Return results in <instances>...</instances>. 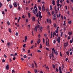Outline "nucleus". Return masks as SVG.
<instances>
[{
  "label": "nucleus",
  "instance_id": "9d476101",
  "mask_svg": "<svg viewBox=\"0 0 73 73\" xmlns=\"http://www.w3.org/2000/svg\"><path fill=\"white\" fill-rule=\"evenodd\" d=\"M52 4L53 5H55V1H54V0L53 1Z\"/></svg>",
  "mask_w": 73,
  "mask_h": 73
},
{
  "label": "nucleus",
  "instance_id": "393cba45",
  "mask_svg": "<svg viewBox=\"0 0 73 73\" xmlns=\"http://www.w3.org/2000/svg\"><path fill=\"white\" fill-rule=\"evenodd\" d=\"M43 44L45 43V39H44V38H43Z\"/></svg>",
  "mask_w": 73,
  "mask_h": 73
},
{
  "label": "nucleus",
  "instance_id": "423d86ee",
  "mask_svg": "<svg viewBox=\"0 0 73 73\" xmlns=\"http://www.w3.org/2000/svg\"><path fill=\"white\" fill-rule=\"evenodd\" d=\"M39 17L40 19H41L42 18V16H41V13L40 11H39Z\"/></svg>",
  "mask_w": 73,
  "mask_h": 73
},
{
  "label": "nucleus",
  "instance_id": "c85d7f7f",
  "mask_svg": "<svg viewBox=\"0 0 73 73\" xmlns=\"http://www.w3.org/2000/svg\"><path fill=\"white\" fill-rule=\"evenodd\" d=\"M55 70H56L57 72H58V70L57 68H56L55 69Z\"/></svg>",
  "mask_w": 73,
  "mask_h": 73
},
{
  "label": "nucleus",
  "instance_id": "6ab92c4d",
  "mask_svg": "<svg viewBox=\"0 0 73 73\" xmlns=\"http://www.w3.org/2000/svg\"><path fill=\"white\" fill-rule=\"evenodd\" d=\"M53 16H54V17H56V16H57V13H56L54 14Z\"/></svg>",
  "mask_w": 73,
  "mask_h": 73
},
{
  "label": "nucleus",
  "instance_id": "b1692460",
  "mask_svg": "<svg viewBox=\"0 0 73 73\" xmlns=\"http://www.w3.org/2000/svg\"><path fill=\"white\" fill-rule=\"evenodd\" d=\"M38 8L40 11H41V7H40V6H38Z\"/></svg>",
  "mask_w": 73,
  "mask_h": 73
},
{
  "label": "nucleus",
  "instance_id": "338daca9",
  "mask_svg": "<svg viewBox=\"0 0 73 73\" xmlns=\"http://www.w3.org/2000/svg\"><path fill=\"white\" fill-rule=\"evenodd\" d=\"M33 41L31 40V44H33Z\"/></svg>",
  "mask_w": 73,
  "mask_h": 73
},
{
  "label": "nucleus",
  "instance_id": "49530a36",
  "mask_svg": "<svg viewBox=\"0 0 73 73\" xmlns=\"http://www.w3.org/2000/svg\"><path fill=\"white\" fill-rule=\"evenodd\" d=\"M55 32H56V33H58V30H56Z\"/></svg>",
  "mask_w": 73,
  "mask_h": 73
},
{
  "label": "nucleus",
  "instance_id": "20e7f679",
  "mask_svg": "<svg viewBox=\"0 0 73 73\" xmlns=\"http://www.w3.org/2000/svg\"><path fill=\"white\" fill-rule=\"evenodd\" d=\"M59 73H62V71L61 70L62 69V68H61V67H59Z\"/></svg>",
  "mask_w": 73,
  "mask_h": 73
},
{
  "label": "nucleus",
  "instance_id": "58836bf2",
  "mask_svg": "<svg viewBox=\"0 0 73 73\" xmlns=\"http://www.w3.org/2000/svg\"><path fill=\"white\" fill-rule=\"evenodd\" d=\"M36 6H37V5L35 4V6L34 7V9H36Z\"/></svg>",
  "mask_w": 73,
  "mask_h": 73
},
{
  "label": "nucleus",
  "instance_id": "f03ea898",
  "mask_svg": "<svg viewBox=\"0 0 73 73\" xmlns=\"http://www.w3.org/2000/svg\"><path fill=\"white\" fill-rule=\"evenodd\" d=\"M38 12L37 11V7L36 8V9H35V10H33V13L34 14H35V15H36V13H37Z\"/></svg>",
  "mask_w": 73,
  "mask_h": 73
},
{
  "label": "nucleus",
  "instance_id": "de8ad7c7",
  "mask_svg": "<svg viewBox=\"0 0 73 73\" xmlns=\"http://www.w3.org/2000/svg\"><path fill=\"white\" fill-rule=\"evenodd\" d=\"M37 72L38 71H37V70H35V73H37Z\"/></svg>",
  "mask_w": 73,
  "mask_h": 73
},
{
  "label": "nucleus",
  "instance_id": "ddd939ff",
  "mask_svg": "<svg viewBox=\"0 0 73 73\" xmlns=\"http://www.w3.org/2000/svg\"><path fill=\"white\" fill-rule=\"evenodd\" d=\"M9 66L8 65H7L6 67V69H7V70H8L9 69Z\"/></svg>",
  "mask_w": 73,
  "mask_h": 73
},
{
  "label": "nucleus",
  "instance_id": "f3484780",
  "mask_svg": "<svg viewBox=\"0 0 73 73\" xmlns=\"http://www.w3.org/2000/svg\"><path fill=\"white\" fill-rule=\"evenodd\" d=\"M12 5H9V8L10 9H11V8H12Z\"/></svg>",
  "mask_w": 73,
  "mask_h": 73
},
{
  "label": "nucleus",
  "instance_id": "37998d69",
  "mask_svg": "<svg viewBox=\"0 0 73 73\" xmlns=\"http://www.w3.org/2000/svg\"><path fill=\"white\" fill-rule=\"evenodd\" d=\"M72 54H73V52L72 51H71L70 53V55H72Z\"/></svg>",
  "mask_w": 73,
  "mask_h": 73
},
{
  "label": "nucleus",
  "instance_id": "72a5a7b5",
  "mask_svg": "<svg viewBox=\"0 0 73 73\" xmlns=\"http://www.w3.org/2000/svg\"><path fill=\"white\" fill-rule=\"evenodd\" d=\"M25 45H26V44H25L23 45V46L24 48H25L26 46Z\"/></svg>",
  "mask_w": 73,
  "mask_h": 73
},
{
  "label": "nucleus",
  "instance_id": "09e8293b",
  "mask_svg": "<svg viewBox=\"0 0 73 73\" xmlns=\"http://www.w3.org/2000/svg\"><path fill=\"white\" fill-rule=\"evenodd\" d=\"M64 46L65 48V47L66 46V43H64Z\"/></svg>",
  "mask_w": 73,
  "mask_h": 73
},
{
  "label": "nucleus",
  "instance_id": "5fc2aeb1",
  "mask_svg": "<svg viewBox=\"0 0 73 73\" xmlns=\"http://www.w3.org/2000/svg\"><path fill=\"white\" fill-rule=\"evenodd\" d=\"M70 38V36H68V40H69Z\"/></svg>",
  "mask_w": 73,
  "mask_h": 73
},
{
  "label": "nucleus",
  "instance_id": "cd10ccee",
  "mask_svg": "<svg viewBox=\"0 0 73 73\" xmlns=\"http://www.w3.org/2000/svg\"><path fill=\"white\" fill-rule=\"evenodd\" d=\"M39 48H40V49H41V48H42V45H41V44H40Z\"/></svg>",
  "mask_w": 73,
  "mask_h": 73
},
{
  "label": "nucleus",
  "instance_id": "7c9ffc66",
  "mask_svg": "<svg viewBox=\"0 0 73 73\" xmlns=\"http://www.w3.org/2000/svg\"><path fill=\"white\" fill-rule=\"evenodd\" d=\"M32 68H35V66H34V64L32 63Z\"/></svg>",
  "mask_w": 73,
  "mask_h": 73
},
{
  "label": "nucleus",
  "instance_id": "4d7b16f0",
  "mask_svg": "<svg viewBox=\"0 0 73 73\" xmlns=\"http://www.w3.org/2000/svg\"><path fill=\"white\" fill-rule=\"evenodd\" d=\"M14 72H15V70H13L12 71V73H13Z\"/></svg>",
  "mask_w": 73,
  "mask_h": 73
},
{
  "label": "nucleus",
  "instance_id": "4468645a",
  "mask_svg": "<svg viewBox=\"0 0 73 73\" xmlns=\"http://www.w3.org/2000/svg\"><path fill=\"white\" fill-rule=\"evenodd\" d=\"M69 24H70L72 23V21L70 20L68 21V22Z\"/></svg>",
  "mask_w": 73,
  "mask_h": 73
},
{
  "label": "nucleus",
  "instance_id": "79ce46f5",
  "mask_svg": "<svg viewBox=\"0 0 73 73\" xmlns=\"http://www.w3.org/2000/svg\"><path fill=\"white\" fill-rule=\"evenodd\" d=\"M39 32L40 33H41V32H42V30L40 29V30H39Z\"/></svg>",
  "mask_w": 73,
  "mask_h": 73
},
{
  "label": "nucleus",
  "instance_id": "f257e3e1",
  "mask_svg": "<svg viewBox=\"0 0 73 73\" xmlns=\"http://www.w3.org/2000/svg\"><path fill=\"white\" fill-rule=\"evenodd\" d=\"M38 28H39V25H37L36 26L34 29L35 31L36 32H37V29H38Z\"/></svg>",
  "mask_w": 73,
  "mask_h": 73
},
{
  "label": "nucleus",
  "instance_id": "a211bd4d",
  "mask_svg": "<svg viewBox=\"0 0 73 73\" xmlns=\"http://www.w3.org/2000/svg\"><path fill=\"white\" fill-rule=\"evenodd\" d=\"M7 45L8 46H10V45H11V43H10V42H8V43H7Z\"/></svg>",
  "mask_w": 73,
  "mask_h": 73
},
{
  "label": "nucleus",
  "instance_id": "bf43d9fd",
  "mask_svg": "<svg viewBox=\"0 0 73 73\" xmlns=\"http://www.w3.org/2000/svg\"><path fill=\"white\" fill-rule=\"evenodd\" d=\"M56 40H54V41L53 43L55 44L56 43Z\"/></svg>",
  "mask_w": 73,
  "mask_h": 73
},
{
  "label": "nucleus",
  "instance_id": "c9c22d12",
  "mask_svg": "<svg viewBox=\"0 0 73 73\" xmlns=\"http://www.w3.org/2000/svg\"><path fill=\"white\" fill-rule=\"evenodd\" d=\"M46 69L47 68V70H49V68H48V66H47L46 68Z\"/></svg>",
  "mask_w": 73,
  "mask_h": 73
},
{
  "label": "nucleus",
  "instance_id": "052dcab7",
  "mask_svg": "<svg viewBox=\"0 0 73 73\" xmlns=\"http://www.w3.org/2000/svg\"><path fill=\"white\" fill-rule=\"evenodd\" d=\"M27 38H28V37H27V36H25V40H27Z\"/></svg>",
  "mask_w": 73,
  "mask_h": 73
},
{
  "label": "nucleus",
  "instance_id": "dca6fc26",
  "mask_svg": "<svg viewBox=\"0 0 73 73\" xmlns=\"http://www.w3.org/2000/svg\"><path fill=\"white\" fill-rule=\"evenodd\" d=\"M54 26L55 28H56V27H57V25L56 23H54Z\"/></svg>",
  "mask_w": 73,
  "mask_h": 73
},
{
  "label": "nucleus",
  "instance_id": "0e129e2a",
  "mask_svg": "<svg viewBox=\"0 0 73 73\" xmlns=\"http://www.w3.org/2000/svg\"><path fill=\"white\" fill-rule=\"evenodd\" d=\"M13 60H16V57H15L13 58Z\"/></svg>",
  "mask_w": 73,
  "mask_h": 73
},
{
  "label": "nucleus",
  "instance_id": "3c124183",
  "mask_svg": "<svg viewBox=\"0 0 73 73\" xmlns=\"http://www.w3.org/2000/svg\"><path fill=\"white\" fill-rule=\"evenodd\" d=\"M61 18L62 20H64V17H63V16L62 15L61 16Z\"/></svg>",
  "mask_w": 73,
  "mask_h": 73
},
{
  "label": "nucleus",
  "instance_id": "aec40b11",
  "mask_svg": "<svg viewBox=\"0 0 73 73\" xmlns=\"http://www.w3.org/2000/svg\"><path fill=\"white\" fill-rule=\"evenodd\" d=\"M9 31L10 32V33H11L12 32V31L11 30V28H9Z\"/></svg>",
  "mask_w": 73,
  "mask_h": 73
},
{
  "label": "nucleus",
  "instance_id": "603ef678",
  "mask_svg": "<svg viewBox=\"0 0 73 73\" xmlns=\"http://www.w3.org/2000/svg\"><path fill=\"white\" fill-rule=\"evenodd\" d=\"M9 61L10 62H11V61H12V59L11 58H10L9 59Z\"/></svg>",
  "mask_w": 73,
  "mask_h": 73
},
{
  "label": "nucleus",
  "instance_id": "f8f14e48",
  "mask_svg": "<svg viewBox=\"0 0 73 73\" xmlns=\"http://www.w3.org/2000/svg\"><path fill=\"white\" fill-rule=\"evenodd\" d=\"M40 39H38L37 41V43L38 44H39L40 42Z\"/></svg>",
  "mask_w": 73,
  "mask_h": 73
},
{
  "label": "nucleus",
  "instance_id": "39448f33",
  "mask_svg": "<svg viewBox=\"0 0 73 73\" xmlns=\"http://www.w3.org/2000/svg\"><path fill=\"white\" fill-rule=\"evenodd\" d=\"M42 11L43 12L45 11V7L44 6V5H43L42 6Z\"/></svg>",
  "mask_w": 73,
  "mask_h": 73
},
{
  "label": "nucleus",
  "instance_id": "2eb2a0df",
  "mask_svg": "<svg viewBox=\"0 0 73 73\" xmlns=\"http://www.w3.org/2000/svg\"><path fill=\"white\" fill-rule=\"evenodd\" d=\"M50 10H51V9H53V7H52V6L51 5H50Z\"/></svg>",
  "mask_w": 73,
  "mask_h": 73
},
{
  "label": "nucleus",
  "instance_id": "a878e982",
  "mask_svg": "<svg viewBox=\"0 0 73 73\" xmlns=\"http://www.w3.org/2000/svg\"><path fill=\"white\" fill-rule=\"evenodd\" d=\"M36 17H38V16H39V15H38V12L36 14Z\"/></svg>",
  "mask_w": 73,
  "mask_h": 73
},
{
  "label": "nucleus",
  "instance_id": "f704fd0d",
  "mask_svg": "<svg viewBox=\"0 0 73 73\" xmlns=\"http://www.w3.org/2000/svg\"><path fill=\"white\" fill-rule=\"evenodd\" d=\"M23 57L25 58H26L27 57V56L26 55H25L23 56Z\"/></svg>",
  "mask_w": 73,
  "mask_h": 73
},
{
  "label": "nucleus",
  "instance_id": "e433bc0d",
  "mask_svg": "<svg viewBox=\"0 0 73 73\" xmlns=\"http://www.w3.org/2000/svg\"><path fill=\"white\" fill-rule=\"evenodd\" d=\"M54 13V11H52L51 13L52 15H53Z\"/></svg>",
  "mask_w": 73,
  "mask_h": 73
},
{
  "label": "nucleus",
  "instance_id": "a18cd8bd",
  "mask_svg": "<svg viewBox=\"0 0 73 73\" xmlns=\"http://www.w3.org/2000/svg\"><path fill=\"white\" fill-rule=\"evenodd\" d=\"M15 36H18V33H16Z\"/></svg>",
  "mask_w": 73,
  "mask_h": 73
},
{
  "label": "nucleus",
  "instance_id": "774afa93",
  "mask_svg": "<svg viewBox=\"0 0 73 73\" xmlns=\"http://www.w3.org/2000/svg\"><path fill=\"white\" fill-rule=\"evenodd\" d=\"M55 53L56 54H58V53H57V51H56L55 52Z\"/></svg>",
  "mask_w": 73,
  "mask_h": 73
},
{
  "label": "nucleus",
  "instance_id": "8fccbe9b",
  "mask_svg": "<svg viewBox=\"0 0 73 73\" xmlns=\"http://www.w3.org/2000/svg\"><path fill=\"white\" fill-rule=\"evenodd\" d=\"M34 63L35 64V66H36V67H37V64H36V62H34Z\"/></svg>",
  "mask_w": 73,
  "mask_h": 73
},
{
  "label": "nucleus",
  "instance_id": "c03bdc74",
  "mask_svg": "<svg viewBox=\"0 0 73 73\" xmlns=\"http://www.w3.org/2000/svg\"><path fill=\"white\" fill-rule=\"evenodd\" d=\"M66 53L67 54V55H68V56H69V52H66Z\"/></svg>",
  "mask_w": 73,
  "mask_h": 73
},
{
  "label": "nucleus",
  "instance_id": "e2e57ef3",
  "mask_svg": "<svg viewBox=\"0 0 73 73\" xmlns=\"http://www.w3.org/2000/svg\"><path fill=\"white\" fill-rule=\"evenodd\" d=\"M22 18H23V19H25V17L24 16V15H23L22 16Z\"/></svg>",
  "mask_w": 73,
  "mask_h": 73
},
{
  "label": "nucleus",
  "instance_id": "a19ab883",
  "mask_svg": "<svg viewBox=\"0 0 73 73\" xmlns=\"http://www.w3.org/2000/svg\"><path fill=\"white\" fill-rule=\"evenodd\" d=\"M37 51L38 53H41V51H40V50H38Z\"/></svg>",
  "mask_w": 73,
  "mask_h": 73
},
{
  "label": "nucleus",
  "instance_id": "bb28decb",
  "mask_svg": "<svg viewBox=\"0 0 73 73\" xmlns=\"http://www.w3.org/2000/svg\"><path fill=\"white\" fill-rule=\"evenodd\" d=\"M7 24L9 26V25H10V23H9V21H7Z\"/></svg>",
  "mask_w": 73,
  "mask_h": 73
},
{
  "label": "nucleus",
  "instance_id": "13d9d810",
  "mask_svg": "<svg viewBox=\"0 0 73 73\" xmlns=\"http://www.w3.org/2000/svg\"><path fill=\"white\" fill-rule=\"evenodd\" d=\"M49 23L50 24H51V21H50V19H49Z\"/></svg>",
  "mask_w": 73,
  "mask_h": 73
},
{
  "label": "nucleus",
  "instance_id": "7ed1b4c3",
  "mask_svg": "<svg viewBox=\"0 0 73 73\" xmlns=\"http://www.w3.org/2000/svg\"><path fill=\"white\" fill-rule=\"evenodd\" d=\"M17 2H15L13 3V5L14 6V7H17Z\"/></svg>",
  "mask_w": 73,
  "mask_h": 73
},
{
  "label": "nucleus",
  "instance_id": "ea45409f",
  "mask_svg": "<svg viewBox=\"0 0 73 73\" xmlns=\"http://www.w3.org/2000/svg\"><path fill=\"white\" fill-rule=\"evenodd\" d=\"M66 23V21H64V23L63 24V25H64L66 24V23Z\"/></svg>",
  "mask_w": 73,
  "mask_h": 73
},
{
  "label": "nucleus",
  "instance_id": "473e14b6",
  "mask_svg": "<svg viewBox=\"0 0 73 73\" xmlns=\"http://www.w3.org/2000/svg\"><path fill=\"white\" fill-rule=\"evenodd\" d=\"M66 46H68V42H66Z\"/></svg>",
  "mask_w": 73,
  "mask_h": 73
},
{
  "label": "nucleus",
  "instance_id": "9b49d317",
  "mask_svg": "<svg viewBox=\"0 0 73 73\" xmlns=\"http://www.w3.org/2000/svg\"><path fill=\"white\" fill-rule=\"evenodd\" d=\"M32 20L33 21H35V17H33L32 19Z\"/></svg>",
  "mask_w": 73,
  "mask_h": 73
},
{
  "label": "nucleus",
  "instance_id": "69168bd1",
  "mask_svg": "<svg viewBox=\"0 0 73 73\" xmlns=\"http://www.w3.org/2000/svg\"><path fill=\"white\" fill-rule=\"evenodd\" d=\"M34 45H32L31 47V49H32L33 48V47Z\"/></svg>",
  "mask_w": 73,
  "mask_h": 73
},
{
  "label": "nucleus",
  "instance_id": "680f3d73",
  "mask_svg": "<svg viewBox=\"0 0 73 73\" xmlns=\"http://www.w3.org/2000/svg\"><path fill=\"white\" fill-rule=\"evenodd\" d=\"M57 9L59 11H60V7H58L57 8Z\"/></svg>",
  "mask_w": 73,
  "mask_h": 73
},
{
  "label": "nucleus",
  "instance_id": "5701e85b",
  "mask_svg": "<svg viewBox=\"0 0 73 73\" xmlns=\"http://www.w3.org/2000/svg\"><path fill=\"white\" fill-rule=\"evenodd\" d=\"M72 33L70 32H69L68 33V35H72Z\"/></svg>",
  "mask_w": 73,
  "mask_h": 73
},
{
  "label": "nucleus",
  "instance_id": "4be33fe9",
  "mask_svg": "<svg viewBox=\"0 0 73 73\" xmlns=\"http://www.w3.org/2000/svg\"><path fill=\"white\" fill-rule=\"evenodd\" d=\"M52 68H53V69H55V65H54V64H53L52 65Z\"/></svg>",
  "mask_w": 73,
  "mask_h": 73
},
{
  "label": "nucleus",
  "instance_id": "0eeeda50",
  "mask_svg": "<svg viewBox=\"0 0 73 73\" xmlns=\"http://www.w3.org/2000/svg\"><path fill=\"white\" fill-rule=\"evenodd\" d=\"M46 46H50V45H49V43L47 42V41L46 42Z\"/></svg>",
  "mask_w": 73,
  "mask_h": 73
},
{
  "label": "nucleus",
  "instance_id": "c756f323",
  "mask_svg": "<svg viewBox=\"0 0 73 73\" xmlns=\"http://www.w3.org/2000/svg\"><path fill=\"white\" fill-rule=\"evenodd\" d=\"M49 27H50V26L49 25L47 26V28L48 30H49Z\"/></svg>",
  "mask_w": 73,
  "mask_h": 73
},
{
  "label": "nucleus",
  "instance_id": "1a4fd4ad",
  "mask_svg": "<svg viewBox=\"0 0 73 73\" xmlns=\"http://www.w3.org/2000/svg\"><path fill=\"white\" fill-rule=\"evenodd\" d=\"M28 16L29 18H30L31 17V13L29 12L28 13Z\"/></svg>",
  "mask_w": 73,
  "mask_h": 73
},
{
  "label": "nucleus",
  "instance_id": "6e6d98bb",
  "mask_svg": "<svg viewBox=\"0 0 73 73\" xmlns=\"http://www.w3.org/2000/svg\"><path fill=\"white\" fill-rule=\"evenodd\" d=\"M57 19V18L55 17V18H54L53 19V20H56Z\"/></svg>",
  "mask_w": 73,
  "mask_h": 73
},
{
  "label": "nucleus",
  "instance_id": "4c0bfd02",
  "mask_svg": "<svg viewBox=\"0 0 73 73\" xmlns=\"http://www.w3.org/2000/svg\"><path fill=\"white\" fill-rule=\"evenodd\" d=\"M63 34V33L62 32L61 33V34H60V36L61 37H62V34Z\"/></svg>",
  "mask_w": 73,
  "mask_h": 73
},
{
  "label": "nucleus",
  "instance_id": "864d4df0",
  "mask_svg": "<svg viewBox=\"0 0 73 73\" xmlns=\"http://www.w3.org/2000/svg\"><path fill=\"white\" fill-rule=\"evenodd\" d=\"M4 57H5V58H7V56H6V55L5 54H4Z\"/></svg>",
  "mask_w": 73,
  "mask_h": 73
},
{
  "label": "nucleus",
  "instance_id": "6e6552de",
  "mask_svg": "<svg viewBox=\"0 0 73 73\" xmlns=\"http://www.w3.org/2000/svg\"><path fill=\"white\" fill-rule=\"evenodd\" d=\"M60 41H61L60 39H57V41L58 43L60 44Z\"/></svg>",
  "mask_w": 73,
  "mask_h": 73
},
{
  "label": "nucleus",
  "instance_id": "412c9836",
  "mask_svg": "<svg viewBox=\"0 0 73 73\" xmlns=\"http://www.w3.org/2000/svg\"><path fill=\"white\" fill-rule=\"evenodd\" d=\"M57 7H59L60 5V4H59V2L58 3V2H57Z\"/></svg>",
  "mask_w": 73,
  "mask_h": 73
},
{
  "label": "nucleus",
  "instance_id": "2f4dec72",
  "mask_svg": "<svg viewBox=\"0 0 73 73\" xmlns=\"http://www.w3.org/2000/svg\"><path fill=\"white\" fill-rule=\"evenodd\" d=\"M48 14L49 15H50V16L51 15V14H50V12H49V11L48 12Z\"/></svg>",
  "mask_w": 73,
  "mask_h": 73
}]
</instances>
